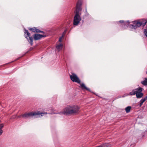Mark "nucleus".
<instances>
[{"label": "nucleus", "mask_w": 147, "mask_h": 147, "mask_svg": "<svg viewBox=\"0 0 147 147\" xmlns=\"http://www.w3.org/2000/svg\"><path fill=\"white\" fill-rule=\"evenodd\" d=\"M133 24L130 26L131 28L135 29L138 27H140L142 25H143V26H144L147 24V20L141 22L135 21L133 22Z\"/></svg>", "instance_id": "3"}, {"label": "nucleus", "mask_w": 147, "mask_h": 147, "mask_svg": "<svg viewBox=\"0 0 147 147\" xmlns=\"http://www.w3.org/2000/svg\"><path fill=\"white\" fill-rule=\"evenodd\" d=\"M80 107L77 105L67 106L63 110L62 113L64 114L69 115L76 114L79 112Z\"/></svg>", "instance_id": "1"}, {"label": "nucleus", "mask_w": 147, "mask_h": 147, "mask_svg": "<svg viewBox=\"0 0 147 147\" xmlns=\"http://www.w3.org/2000/svg\"><path fill=\"white\" fill-rule=\"evenodd\" d=\"M70 78L73 82H77L78 84L80 83V80L75 74L73 73L72 75H70Z\"/></svg>", "instance_id": "5"}, {"label": "nucleus", "mask_w": 147, "mask_h": 147, "mask_svg": "<svg viewBox=\"0 0 147 147\" xmlns=\"http://www.w3.org/2000/svg\"><path fill=\"white\" fill-rule=\"evenodd\" d=\"M45 36L44 35L37 34H35L33 36L35 40H39L42 37Z\"/></svg>", "instance_id": "9"}, {"label": "nucleus", "mask_w": 147, "mask_h": 147, "mask_svg": "<svg viewBox=\"0 0 147 147\" xmlns=\"http://www.w3.org/2000/svg\"><path fill=\"white\" fill-rule=\"evenodd\" d=\"M146 74H147V72H146Z\"/></svg>", "instance_id": "28"}, {"label": "nucleus", "mask_w": 147, "mask_h": 147, "mask_svg": "<svg viewBox=\"0 0 147 147\" xmlns=\"http://www.w3.org/2000/svg\"><path fill=\"white\" fill-rule=\"evenodd\" d=\"M119 22L120 23H123V21L120 20V21H119Z\"/></svg>", "instance_id": "24"}, {"label": "nucleus", "mask_w": 147, "mask_h": 147, "mask_svg": "<svg viewBox=\"0 0 147 147\" xmlns=\"http://www.w3.org/2000/svg\"><path fill=\"white\" fill-rule=\"evenodd\" d=\"M63 45L61 44H60L59 45H58L56 46V51L58 52H59L60 50L62 49L63 48Z\"/></svg>", "instance_id": "10"}, {"label": "nucleus", "mask_w": 147, "mask_h": 147, "mask_svg": "<svg viewBox=\"0 0 147 147\" xmlns=\"http://www.w3.org/2000/svg\"><path fill=\"white\" fill-rule=\"evenodd\" d=\"M21 117H22V115H21L20 116H19L18 117V118H21Z\"/></svg>", "instance_id": "22"}, {"label": "nucleus", "mask_w": 147, "mask_h": 147, "mask_svg": "<svg viewBox=\"0 0 147 147\" xmlns=\"http://www.w3.org/2000/svg\"><path fill=\"white\" fill-rule=\"evenodd\" d=\"M136 90L137 88L136 89L133 90L131 92L129 93V95H133L135 94L137 92Z\"/></svg>", "instance_id": "13"}, {"label": "nucleus", "mask_w": 147, "mask_h": 147, "mask_svg": "<svg viewBox=\"0 0 147 147\" xmlns=\"http://www.w3.org/2000/svg\"><path fill=\"white\" fill-rule=\"evenodd\" d=\"M63 36H62L61 37H60L59 38V42H61L62 41V39L63 38Z\"/></svg>", "instance_id": "20"}, {"label": "nucleus", "mask_w": 147, "mask_h": 147, "mask_svg": "<svg viewBox=\"0 0 147 147\" xmlns=\"http://www.w3.org/2000/svg\"><path fill=\"white\" fill-rule=\"evenodd\" d=\"M29 30L34 32H38V29L36 28L35 27H34L33 28H31L29 29Z\"/></svg>", "instance_id": "12"}, {"label": "nucleus", "mask_w": 147, "mask_h": 147, "mask_svg": "<svg viewBox=\"0 0 147 147\" xmlns=\"http://www.w3.org/2000/svg\"><path fill=\"white\" fill-rule=\"evenodd\" d=\"M108 144L107 143H105L103 144H101L99 146H96V147H108Z\"/></svg>", "instance_id": "17"}, {"label": "nucleus", "mask_w": 147, "mask_h": 147, "mask_svg": "<svg viewBox=\"0 0 147 147\" xmlns=\"http://www.w3.org/2000/svg\"><path fill=\"white\" fill-rule=\"evenodd\" d=\"M81 19L80 15H76L74 18V24L77 26L81 21Z\"/></svg>", "instance_id": "8"}, {"label": "nucleus", "mask_w": 147, "mask_h": 147, "mask_svg": "<svg viewBox=\"0 0 147 147\" xmlns=\"http://www.w3.org/2000/svg\"><path fill=\"white\" fill-rule=\"evenodd\" d=\"M142 89L141 87L138 88H137V92L136 93V97L137 98H140L143 96V94L142 92Z\"/></svg>", "instance_id": "7"}, {"label": "nucleus", "mask_w": 147, "mask_h": 147, "mask_svg": "<svg viewBox=\"0 0 147 147\" xmlns=\"http://www.w3.org/2000/svg\"><path fill=\"white\" fill-rule=\"evenodd\" d=\"M125 24L124 23V24H123V26H125ZM125 25H126V24H125Z\"/></svg>", "instance_id": "26"}, {"label": "nucleus", "mask_w": 147, "mask_h": 147, "mask_svg": "<svg viewBox=\"0 0 147 147\" xmlns=\"http://www.w3.org/2000/svg\"><path fill=\"white\" fill-rule=\"evenodd\" d=\"M143 103L141 102H140V106H141L142 105Z\"/></svg>", "instance_id": "23"}, {"label": "nucleus", "mask_w": 147, "mask_h": 147, "mask_svg": "<svg viewBox=\"0 0 147 147\" xmlns=\"http://www.w3.org/2000/svg\"><path fill=\"white\" fill-rule=\"evenodd\" d=\"M142 84L144 86H146L147 85V78H145V80L141 82Z\"/></svg>", "instance_id": "15"}, {"label": "nucleus", "mask_w": 147, "mask_h": 147, "mask_svg": "<svg viewBox=\"0 0 147 147\" xmlns=\"http://www.w3.org/2000/svg\"><path fill=\"white\" fill-rule=\"evenodd\" d=\"M127 22L128 24V23H129V21H127Z\"/></svg>", "instance_id": "25"}, {"label": "nucleus", "mask_w": 147, "mask_h": 147, "mask_svg": "<svg viewBox=\"0 0 147 147\" xmlns=\"http://www.w3.org/2000/svg\"><path fill=\"white\" fill-rule=\"evenodd\" d=\"M126 26H127H127H129V25L128 24V25H126Z\"/></svg>", "instance_id": "27"}, {"label": "nucleus", "mask_w": 147, "mask_h": 147, "mask_svg": "<svg viewBox=\"0 0 147 147\" xmlns=\"http://www.w3.org/2000/svg\"><path fill=\"white\" fill-rule=\"evenodd\" d=\"M24 33L27 34V36H26L25 37L27 39L28 42L30 43L31 45L32 46L33 45V40L32 37V36H30V33L27 30H25Z\"/></svg>", "instance_id": "4"}, {"label": "nucleus", "mask_w": 147, "mask_h": 147, "mask_svg": "<svg viewBox=\"0 0 147 147\" xmlns=\"http://www.w3.org/2000/svg\"><path fill=\"white\" fill-rule=\"evenodd\" d=\"M147 99V96H146L144 98H142L140 100V102H143Z\"/></svg>", "instance_id": "18"}, {"label": "nucleus", "mask_w": 147, "mask_h": 147, "mask_svg": "<svg viewBox=\"0 0 147 147\" xmlns=\"http://www.w3.org/2000/svg\"><path fill=\"white\" fill-rule=\"evenodd\" d=\"M81 2L79 1L77 3L76 9L75 10L76 15H80V11L82 10V8L81 7Z\"/></svg>", "instance_id": "6"}, {"label": "nucleus", "mask_w": 147, "mask_h": 147, "mask_svg": "<svg viewBox=\"0 0 147 147\" xmlns=\"http://www.w3.org/2000/svg\"><path fill=\"white\" fill-rule=\"evenodd\" d=\"M38 32L37 33H44V32L43 31H40L38 29Z\"/></svg>", "instance_id": "21"}, {"label": "nucleus", "mask_w": 147, "mask_h": 147, "mask_svg": "<svg viewBox=\"0 0 147 147\" xmlns=\"http://www.w3.org/2000/svg\"><path fill=\"white\" fill-rule=\"evenodd\" d=\"M3 126L4 125L3 124H0V136L2 134L3 132L2 129L3 128Z\"/></svg>", "instance_id": "14"}, {"label": "nucleus", "mask_w": 147, "mask_h": 147, "mask_svg": "<svg viewBox=\"0 0 147 147\" xmlns=\"http://www.w3.org/2000/svg\"><path fill=\"white\" fill-rule=\"evenodd\" d=\"M66 32H67V30H64V32H63L62 36H64V35H65V34H66Z\"/></svg>", "instance_id": "19"}, {"label": "nucleus", "mask_w": 147, "mask_h": 147, "mask_svg": "<svg viewBox=\"0 0 147 147\" xmlns=\"http://www.w3.org/2000/svg\"><path fill=\"white\" fill-rule=\"evenodd\" d=\"M59 113L54 112V111H52L50 114H54ZM47 114H50V113H42L40 111H38L37 112H32L30 113H26L24 114H23L22 117L26 119L29 118L31 117L36 116H37L36 117H40L41 116H42L44 115Z\"/></svg>", "instance_id": "2"}, {"label": "nucleus", "mask_w": 147, "mask_h": 147, "mask_svg": "<svg viewBox=\"0 0 147 147\" xmlns=\"http://www.w3.org/2000/svg\"><path fill=\"white\" fill-rule=\"evenodd\" d=\"M81 87L83 89H85L91 92L90 90V89L88 88H87L85 85V84H82L80 85Z\"/></svg>", "instance_id": "11"}, {"label": "nucleus", "mask_w": 147, "mask_h": 147, "mask_svg": "<svg viewBox=\"0 0 147 147\" xmlns=\"http://www.w3.org/2000/svg\"><path fill=\"white\" fill-rule=\"evenodd\" d=\"M131 107L130 106H128L125 108V110L127 113H128L130 112L131 109Z\"/></svg>", "instance_id": "16"}]
</instances>
